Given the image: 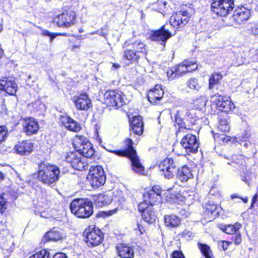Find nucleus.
Here are the masks:
<instances>
[{
  "label": "nucleus",
  "instance_id": "obj_1",
  "mask_svg": "<svg viewBox=\"0 0 258 258\" xmlns=\"http://www.w3.org/2000/svg\"><path fill=\"white\" fill-rule=\"evenodd\" d=\"M60 170L55 165L41 163L39 165L38 180L43 184L50 185L59 178Z\"/></svg>",
  "mask_w": 258,
  "mask_h": 258
},
{
  "label": "nucleus",
  "instance_id": "obj_2",
  "mask_svg": "<svg viewBox=\"0 0 258 258\" xmlns=\"http://www.w3.org/2000/svg\"><path fill=\"white\" fill-rule=\"evenodd\" d=\"M127 148L125 151H110L119 156H127L131 161L133 170L136 173L141 174L144 168L140 163L139 158L137 155L136 151L133 147V141L131 139H127L125 141Z\"/></svg>",
  "mask_w": 258,
  "mask_h": 258
},
{
  "label": "nucleus",
  "instance_id": "obj_3",
  "mask_svg": "<svg viewBox=\"0 0 258 258\" xmlns=\"http://www.w3.org/2000/svg\"><path fill=\"white\" fill-rule=\"evenodd\" d=\"M70 207L72 213L81 218H88L93 212L92 203L87 199L74 200L71 202Z\"/></svg>",
  "mask_w": 258,
  "mask_h": 258
},
{
  "label": "nucleus",
  "instance_id": "obj_4",
  "mask_svg": "<svg viewBox=\"0 0 258 258\" xmlns=\"http://www.w3.org/2000/svg\"><path fill=\"white\" fill-rule=\"evenodd\" d=\"M73 146L77 152L84 157L86 158H93L95 151L91 143L85 137L76 136L74 140Z\"/></svg>",
  "mask_w": 258,
  "mask_h": 258
},
{
  "label": "nucleus",
  "instance_id": "obj_5",
  "mask_svg": "<svg viewBox=\"0 0 258 258\" xmlns=\"http://www.w3.org/2000/svg\"><path fill=\"white\" fill-rule=\"evenodd\" d=\"M197 69L198 64L196 62L186 60L168 71L167 76L169 79L173 80L195 71Z\"/></svg>",
  "mask_w": 258,
  "mask_h": 258
},
{
  "label": "nucleus",
  "instance_id": "obj_6",
  "mask_svg": "<svg viewBox=\"0 0 258 258\" xmlns=\"http://www.w3.org/2000/svg\"><path fill=\"white\" fill-rule=\"evenodd\" d=\"M87 180L93 188L103 185L106 181L103 169L100 166H92L87 176Z\"/></svg>",
  "mask_w": 258,
  "mask_h": 258
},
{
  "label": "nucleus",
  "instance_id": "obj_7",
  "mask_svg": "<svg viewBox=\"0 0 258 258\" xmlns=\"http://www.w3.org/2000/svg\"><path fill=\"white\" fill-rule=\"evenodd\" d=\"M126 99L124 94L118 91L109 90L104 95V102L108 106L121 107L126 103Z\"/></svg>",
  "mask_w": 258,
  "mask_h": 258
},
{
  "label": "nucleus",
  "instance_id": "obj_8",
  "mask_svg": "<svg viewBox=\"0 0 258 258\" xmlns=\"http://www.w3.org/2000/svg\"><path fill=\"white\" fill-rule=\"evenodd\" d=\"M65 160L70 164L72 168L79 171L86 169L89 164L87 158L77 152L68 153L65 157Z\"/></svg>",
  "mask_w": 258,
  "mask_h": 258
},
{
  "label": "nucleus",
  "instance_id": "obj_9",
  "mask_svg": "<svg viewBox=\"0 0 258 258\" xmlns=\"http://www.w3.org/2000/svg\"><path fill=\"white\" fill-rule=\"evenodd\" d=\"M233 0H215L211 5V10L221 17L227 15L234 8Z\"/></svg>",
  "mask_w": 258,
  "mask_h": 258
},
{
  "label": "nucleus",
  "instance_id": "obj_10",
  "mask_svg": "<svg viewBox=\"0 0 258 258\" xmlns=\"http://www.w3.org/2000/svg\"><path fill=\"white\" fill-rule=\"evenodd\" d=\"M84 235L88 245L95 246L100 244L103 241L104 235L101 230L94 225L89 226L85 229Z\"/></svg>",
  "mask_w": 258,
  "mask_h": 258
},
{
  "label": "nucleus",
  "instance_id": "obj_11",
  "mask_svg": "<svg viewBox=\"0 0 258 258\" xmlns=\"http://www.w3.org/2000/svg\"><path fill=\"white\" fill-rule=\"evenodd\" d=\"M179 165V159L177 158H167L160 163L159 168L163 172L165 178L170 179L174 176L175 169Z\"/></svg>",
  "mask_w": 258,
  "mask_h": 258
},
{
  "label": "nucleus",
  "instance_id": "obj_12",
  "mask_svg": "<svg viewBox=\"0 0 258 258\" xmlns=\"http://www.w3.org/2000/svg\"><path fill=\"white\" fill-rule=\"evenodd\" d=\"M250 17V11L247 8L241 7L237 8L232 16L230 19V22L226 24L228 26L240 25L246 22Z\"/></svg>",
  "mask_w": 258,
  "mask_h": 258
},
{
  "label": "nucleus",
  "instance_id": "obj_13",
  "mask_svg": "<svg viewBox=\"0 0 258 258\" xmlns=\"http://www.w3.org/2000/svg\"><path fill=\"white\" fill-rule=\"evenodd\" d=\"M76 13L73 11L62 13L54 18V21L59 27H70L75 24Z\"/></svg>",
  "mask_w": 258,
  "mask_h": 258
},
{
  "label": "nucleus",
  "instance_id": "obj_14",
  "mask_svg": "<svg viewBox=\"0 0 258 258\" xmlns=\"http://www.w3.org/2000/svg\"><path fill=\"white\" fill-rule=\"evenodd\" d=\"M212 102L217 107L223 112H228L234 108L235 106L230 98L220 95H216L212 98Z\"/></svg>",
  "mask_w": 258,
  "mask_h": 258
},
{
  "label": "nucleus",
  "instance_id": "obj_15",
  "mask_svg": "<svg viewBox=\"0 0 258 258\" xmlns=\"http://www.w3.org/2000/svg\"><path fill=\"white\" fill-rule=\"evenodd\" d=\"M180 144L187 154L196 153L199 146L196 136L192 134H188L184 136Z\"/></svg>",
  "mask_w": 258,
  "mask_h": 258
},
{
  "label": "nucleus",
  "instance_id": "obj_16",
  "mask_svg": "<svg viewBox=\"0 0 258 258\" xmlns=\"http://www.w3.org/2000/svg\"><path fill=\"white\" fill-rule=\"evenodd\" d=\"M172 36L170 32L166 28V26H162L157 31H153L150 36L152 41L159 42L161 44L165 46L166 42Z\"/></svg>",
  "mask_w": 258,
  "mask_h": 258
},
{
  "label": "nucleus",
  "instance_id": "obj_17",
  "mask_svg": "<svg viewBox=\"0 0 258 258\" xmlns=\"http://www.w3.org/2000/svg\"><path fill=\"white\" fill-rule=\"evenodd\" d=\"M161 189L159 185L153 186L151 189L144 194L145 201L150 206L160 203L161 200Z\"/></svg>",
  "mask_w": 258,
  "mask_h": 258
},
{
  "label": "nucleus",
  "instance_id": "obj_18",
  "mask_svg": "<svg viewBox=\"0 0 258 258\" xmlns=\"http://www.w3.org/2000/svg\"><path fill=\"white\" fill-rule=\"evenodd\" d=\"M189 18V13L186 11H180L170 17V23L173 27H182L187 23Z\"/></svg>",
  "mask_w": 258,
  "mask_h": 258
},
{
  "label": "nucleus",
  "instance_id": "obj_19",
  "mask_svg": "<svg viewBox=\"0 0 258 258\" xmlns=\"http://www.w3.org/2000/svg\"><path fill=\"white\" fill-rule=\"evenodd\" d=\"M73 102L76 108L82 110H88L91 105V100L86 93L74 97Z\"/></svg>",
  "mask_w": 258,
  "mask_h": 258
},
{
  "label": "nucleus",
  "instance_id": "obj_20",
  "mask_svg": "<svg viewBox=\"0 0 258 258\" xmlns=\"http://www.w3.org/2000/svg\"><path fill=\"white\" fill-rule=\"evenodd\" d=\"M59 120L61 124L71 131L78 132L81 130L80 124L67 114L61 115Z\"/></svg>",
  "mask_w": 258,
  "mask_h": 258
},
{
  "label": "nucleus",
  "instance_id": "obj_21",
  "mask_svg": "<svg viewBox=\"0 0 258 258\" xmlns=\"http://www.w3.org/2000/svg\"><path fill=\"white\" fill-rule=\"evenodd\" d=\"M24 132L28 135L36 134L39 126L38 122L33 118H28L25 119L23 123Z\"/></svg>",
  "mask_w": 258,
  "mask_h": 258
},
{
  "label": "nucleus",
  "instance_id": "obj_22",
  "mask_svg": "<svg viewBox=\"0 0 258 258\" xmlns=\"http://www.w3.org/2000/svg\"><path fill=\"white\" fill-rule=\"evenodd\" d=\"M164 92L160 85H156L154 88L150 90L148 93V98L152 104H157L163 96Z\"/></svg>",
  "mask_w": 258,
  "mask_h": 258
},
{
  "label": "nucleus",
  "instance_id": "obj_23",
  "mask_svg": "<svg viewBox=\"0 0 258 258\" xmlns=\"http://www.w3.org/2000/svg\"><path fill=\"white\" fill-rule=\"evenodd\" d=\"M94 202L95 204L101 207L110 204L112 200V193L110 191L104 194H99L94 196Z\"/></svg>",
  "mask_w": 258,
  "mask_h": 258
},
{
  "label": "nucleus",
  "instance_id": "obj_24",
  "mask_svg": "<svg viewBox=\"0 0 258 258\" xmlns=\"http://www.w3.org/2000/svg\"><path fill=\"white\" fill-rule=\"evenodd\" d=\"M0 90L5 91L9 95H14L17 90V85L13 80H0Z\"/></svg>",
  "mask_w": 258,
  "mask_h": 258
},
{
  "label": "nucleus",
  "instance_id": "obj_25",
  "mask_svg": "<svg viewBox=\"0 0 258 258\" xmlns=\"http://www.w3.org/2000/svg\"><path fill=\"white\" fill-rule=\"evenodd\" d=\"M33 148V145L30 141H25L19 142L16 145L15 150L17 153L22 155H26L30 154Z\"/></svg>",
  "mask_w": 258,
  "mask_h": 258
},
{
  "label": "nucleus",
  "instance_id": "obj_26",
  "mask_svg": "<svg viewBox=\"0 0 258 258\" xmlns=\"http://www.w3.org/2000/svg\"><path fill=\"white\" fill-rule=\"evenodd\" d=\"M118 255L121 258H133L134 256V249L131 246L125 244H120L117 247Z\"/></svg>",
  "mask_w": 258,
  "mask_h": 258
},
{
  "label": "nucleus",
  "instance_id": "obj_27",
  "mask_svg": "<svg viewBox=\"0 0 258 258\" xmlns=\"http://www.w3.org/2000/svg\"><path fill=\"white\" fill-rule=\"evenodd\" d=\"M131 122V126L133 133L138 135L143 134L144 124L142 118L140 116H134Z\"/></svg>",
  "mask_w": 258,
  "mask_h": 258
},
{
  "label": "nucleus",
  "instance_id": "obj_28",
  "mask_svg": "<svg viewBox=\"0 0 258 258\" xmlns=\"http://www.w3.org/2000/svg\"><path fill=\"white\" fill-rule=\"evenodd\" d=\"M177 178L182 182L187 181L193 177L191 169L187 166H183L178 168Z\"/></svg>",
  "mask_w": 258,
  "mask_h": 258
},
{
  "label": "nucleus",
  "instance_id": "obj_29",
  "mask_svg": "<svg viewBox=\"0 0 258 258\" xmlns=\"http://www.w3.org/2000/svg\"><path fill=\"white\" fill-rule=\"evenodd\" d=\"M133 50L141 57L145 56L147 54L146 45L141 40H138L132 43Z\"/></svg>",
  "mask_w": 258,
  "mask_h": 258
},
{
  "label": "nucleus",
  "instance_id": "obj_30",
  "mask_svg": "<svg viewBox=\"0 0 258 258\" xmlns=\"http://www.w3.org/2000/svg\"><path fill=\"white\" fill-rule=\"evenodd\" d=\"M164 223L168 228H176L180 224L181 220L175 215H167L164 216Z\"/></svg>",
  "mask_w": 258,
  "mask_h": 258
},
{
  "label": "nucleus",
  "instance_id": "obj_31",
  "mask_svg": "<svg viewBox=\"0 0 258 258\" xmlns=\"http://www.w3.org/2000/svg\"><path fill=\"white\" fill-rule=\"evenodd\" d=\"M63 233L60 229L54 228L47 232L45 237L49 240L58 241L63 239Z\"/></svg>",
  "mask_w": 258,
  "mask_h": 258
},
{
  "label": "nucleus",
  "instance_id": "obj_32",
  "mask_svg": "<svg viewBox=\"0 0 258 258\" xmlns=\"http://www.w3.org/2000/svg\"><path fill=\"white\" fill-rule=\"evenodd\" d=\"M142 217L144 221L150 224L153 223L156 218L155 212L152 210V207L148 208L144 211V212L142 213Z\"/></svg>",
  "mask_w": 258,
  "mask_h": 258
},
{
  "label": "nucleus",
  "instance_id": "obj_33",
  "mask_svg": "<svg viewBox=\"0 0 258 258\" xmlns=\"http://www.w3.org/2000/svg\"><path fill=\"white\" fill-rule=\"evenodd\" d=\"M141 57L139 54H137L133 50L126 49L124 50L123 54L124 59L128 60L130 62L138 61Z\"/></svg>",
  "mask_w": 258,
  "mask_h": 258
},
{
  "label": "nucleus",
  "instance_id": "obj_34",
  "mask_svg": "<svg viewBox=\"0 0 258 258\" xmlns=\"http://www.w3.org/2000/svg\"><path fill=\"white\" fill-rule=\"evenodd\" d=\"M186 85L189 88L199 91L202 86V83L197 78H191L187 81Z\"/></svg>",
  "mask_w": 258,
  "mask_h": 258
},
{
  "label": "nucleus",
  "instance_id": "obj_35",
  "mask_svg": "<svg viewBox=\"0 0 258 258\" xmlns=\"http://www.w3.org/2000/svg\"><path fill=\"white\" fill-rule=\"evenodd\" d=\"M241 227V224L238 222H236L234 225H228L224 226V228H222V230L227 234H233L236 233Z\"/></svg>",
  "mask_w": 258,
  "mask_h": 258
},
{
  "label": "nucleus",
  "instance_id": "obj_36",
  "mask_svg": "<svg viewBox=\"0 0 258 258\" xmlns=\"http://www.w3.org/2000/svg\"><path fill=\"white\" fill-rule=\"evenodd\" d=\"M198 245L199 248L206 258H213L212 251L208 245L200 242L198 243Z\"/></svg>",
  "mask_w": 258,
  "mask_h": 258
},
{
  "label": "nucleus",
  "instance_id": "obj_37",
  "mask_svg": "<svg viewBox=\"0 0 258 258\" xmlns=\"http://www.w3.org/2000/svg\"><path fill=\"white\" fill-rule=\"evenodd\" d=\"M222 76L219 73L215 72L209 79V88L212 89L222 79Z\"/></svg>",
  "mask_w": 258,
  "mask_h": 258
},
{
  "label": "nucleus",
  "instance_id": "obj_38",
  "mask_svg": "<svg viewBox=\"0 0 258 258\" xmlns=\"http://www.w3.org/2000/svg\"><path fill=\"white\" fill-rule=\"evenodd\" d=\"M219 131L225 133L229 132L230 130L229 125L226 118H220L219 124L218 126Z\"/></svg>",
  "mask_w": 258,
  "mask_h": 258
},
{
  "label": "nucleus",
  "instance_id": "obj_39",
  "mask_svg": "<svg viewBox=\"0 0 258 258\" xmlns=\"http://www.w3.org/2000/svg\"><path fill=\"white\" fill-rule=\"evenodd\" d=\"M42 34L43 36L49 37L50 42H52L53 39H54L57 36H67V34L66 33L61 34L58 33H51L47 30H43L42 31Z\"/></svg>",
  "mask_w": 258,
  "mask_h": 258
},
{
  "label": "nucleus",
  "instance_id": "obj_40",
  "mask_svg": "<svg viewBox=\"0 0 258 258\" xmlns=\"http://www.w3.org/2000/svg\"><path fill=\"white\" fill-rule=\"evenodd\" d=\"M49 252L45 249H42L30 256L29 258H48Z\"/></svg>",
  "mask_w": 258,
  "mask_h": 258
},
{
  "label": "nucleus",
  "instance_id": "obj_41",
  "mask_svg": "<svg viewBox=\"0 0 258 258\" xmlns=\"http://www.w3.org/2000/svg\"><path fill=\"white\" fill-rule=\"evenodd\" d=\"M185 198L182 196L180 194H177L174 196V198L173 200V202L178 204H182L185 202Z\"/></svg>",
  "mask_w": 258,
  "mask_h": 258
},
{
  "label": "nucleus",
  "instance_id": "obj_42",
  "mask_svg": "<svg viewBox=\"0 0 258 258\" xmlns=\"http://www.w3.org/2000/svg\"><path fill=\"white\" fill-rule=\"evenodd\" d=\"M7 133V130L5 126H0V144L6 139Z\"/></svg>",
  "mask_w": 258,
  "mask_h": 258
},
{
  "label": "nucleus",
  "instance_id": "obj_43",
  "mask_svg": "<svg viewBox=\"0 0 258 258\" xmlns=\"http://www.w3.org/2000/svg\"><path fill=\"white\" fill-rule=\"evenodd\" d=\"M206 104V102L203 98H199L194 102V105L198 109L204 107Z\"/></svg>",
  "mask_w": 258,
  "mask_h": 258
},
{
  "label": "nucleus",
  "instance_id": "obj_44",
  "mask_svg": "<svg viewBox=\"0 0 258 258\" xmlns=\"http://www.w3.org/2000/svg\"><path fill=\"white\" fill-rule=\"evenodd\" d=\"M148 205H149L148 202H146L145 201L144 202L140 203L138 205L139 211L143 213L147 209L152 207L151 206L148 207Z\"/></svg>",
  "mask_w": 258,
  "mask_h": 258
},
{
  "label": "nucleus",
  "instance_id": "obj_45",
  "mask_svg": "<svg viewBox=\"0 0 258 258\" xmlns=\"http://www.w3.org/2000/svg\"><path fill=\"white\" fill-rule=\"evenodd\" d=\"M7 203L3 196L0 197V213H3L7 208Z\"/></svg>",
  "mask_w": 258,
  "mask_h": 258
},
{
  "label": "nucleus",
  "instance_id": "obj_46",
  "mask_svg": "<svg viewBox=\"0 0 258 258\" xmlns=\"http://www.w3.org/2000/svg\"><path fill=\"white\" fill-rule=\"evenodd\" d=\"M180 235L187 239L191 238L194 236L192 233L190 231L186 229L183 231Z\"/></svg>",
  "mask_w": 258,
  "mask_h": 258
},
{
  "label": "nucleus",
  "instance_id": "obj_47",
  "mask_svg": "<svg viewBox=\"0 0 258 258\" xmlns=\"http://www.w3.org/2000/svg\"><path fill=\"white\" fill-rule=\"evenodd\" d=\"M172 258H185L184 255L181 252L174 251L172 253Z\"/></svg>",
  "mask_w": 258,
  "mask_h": 258
},
{
  "label": "nucleus",
  "instance_id": "obj_48",
  "mask_svg": "<svg viewBox=\"0 0 258 258\" xmlns=\"http://www.w3.org/2000/svg\"><path fill=\"white\" fill-rule=\"evenodd\" d=\"M234 241L236 244H239L241 241V235L239 233L236 234L234 236Z\"/></svg>",
  "mask_w": 258,
  "mask_h": 258
},
{
  "label": "nucleus",
  "instance_id": "obj_49",
  "mask_svg": "<svg viewBox=\"0 0 258 258\" xmlns=\"http://www.w3.org/2000/svg\"><path fill=\"white\" fill-rule=\"evenodd\" d=\"M211 207V208L207 207V209L208 210H209L212 214L215 212H217V213H219V211L218 210V207L217 205H213Z\"/></svg>",
  "mask_w": 258,
  "mask_h": 258
},
{
  "label": "nucleus",
  "instance_id": "obj_50",
  "mask_svg": "<svg viewBox=\"0 0 258 258\" xmlns=\"http://www.w3.org/2000/svg\"><path fill=\"white\" fill-rule=\"evenodd\" d=\"M251 32L254 35H258V20L251 29Z\"/></svg>",
  "mask_w": 258,
  "mask_h": 258
},
{
  "label": "nucleus",
  "instance_id": "obj_51",
  "mask_svg": "<svg viewBox=\"0 0 258 258\" xmlns=\"http://www.w3.org/2000/svg\"><path fill=\"white\" fill-rule=\"evenodd\" d=\"M229 243L227 241H222L219 243V246L223 248V250H226L228 248Z\"/></svg>",
  "mask_w": 258,
  "mask_h": 258
},
{
  "label": "nucleus",
  "instance_id": "obj_52",
  "mask_svg": "<svg viewBox=\"0 0 258 258\" xmlns=\"http://www.w3.org/2000/svg\"><path fill=\"white\" fill-rule=\"evenodd\" d=\"M95 33L100 35V36L104 37L105 38H106L107 33L104 32L103 29H101V30H98L95 31Z\"/></svg>",
  "mask_w": 258,
  "mask_h": 258
},
{
  "label": "nucleus",
  "instance_id": "obj_53",
  "mask_svg": "<svg viewBox=\"0 0 258 258\" xmlns=\"http://www.w3.org/2000/svg\"><path fill=\"white\" fill-rule=\"evenodd\" d=\"M53 258H68L66 254L64 253H57L55 254Z\"/></svg>",
  "mask_w": 258,
  "mask_h": 258
},
{
  "label": "nucleus",
  "instance_id": "obj_54",
  "mask_svg": "<svg viewBox=\"0 0 258 258\" xmlns=\"http://www.w3.org/2000/svg\"><path fill=\"white\" fill-rule=\"evenodd\" d=\"M236 198H239V199H241L244 203H246L248 201V198L247 197L242 198L239 197V196H238L237 195H235V194H232L231 195V198L232 199H235Z\"/></svg>",
  "mask_w": 258,
  "mask_h": 258
},
{
  "label": "nucleus",
  "instance_id": "obj_55",
  "mask_svg": "<svg viewBox=\"0 0 258 258\" xmlns=\"http://www.w3.org/2000/svg\"><path fill=\"white\" fill-rule=\"evenodd\" d=\"M245 134V136L241 138V137H238L239 140L240 141H246V139H248L249 137V135L247 133H243Z\"/></svg>",
  "mask_w": 258,
  "mask_h": 258
},
{
  "label": "nucleus",
  "instance_id": "obj_56",
  "mask_svg": "<svg viewBox=\"0 0 258 258\" xmlns=\"http://www.w3.org/2000/svg\"><path fill=\"white\" fill-rule=\"evenodd\" d=\"M230 137H221V140L224 142H228L230 141Z\"/></svg>",
  "mask_w": 258,
  "mask_h": 258
},
{
  "label": "nucleus",
  "instance_id": "obj_57",
  "mask_svg": "<svg viewBox=\"0 0 258 258\" xmlns=\"http://www.w3.org/2000/svg\"><path fill=\"white\" fill-rule=\"evenodd\" d=\"M138 229L141 234H143L145 232V230L141 225L138 224Z\"/></svg>",
  "mask_w": 258,
  "mask_h": 258
},
{
  "label": "nucleus",
  "instance_id": "obj_58",
  "mask_svg": "<svg viewBox=\"0 0 258 258\" xmlns=\"http://www.w3.org/2000/svg\"><path fill=\"white\" fill-rule=\"evenodd\" d=\"M185 115L186 117H188L189 118L192 117V114H191V113L189 110H186V113H185Z\"/></svg>",
  "mask_w": 258,
  "mask_h": 258
},
{
  "label": "nucleus",
  "instance_id": "obj_59",
  "mask_svg": "<svg viewBox=\"0 0 258 258\" xmlns=\"http://www.w3.org/2000/svg\"><path fill=\"white\" fill-rule=\"evenodd\" d=\"M116 211H117V209H115L113 210L109 211L107 212L108 215L109 216L112 215L114 214L115 213H116Z\"/></svg>",
  "mask_w": 258,
  "mask_h": 258
},
{
  "label": "nucleus",
  "instance_id": "obj_60",
  "mask_svg": "<svg viewBox=\"0 0 258 258\" xmlns=\"http://www.w3.org/2000/svg\"><path fill=\"white\" fill-rule=\"evenodd\" d=\"M256 199H257V195H255L252 199V203H251V207H253V205L254 203H255V202L256 201Z\"/></svg>",
  "mask_w": 258,
  "mask_h": 258
},
{
  "label": "nucleus",
  "instance_id": "obj_61",
  "mask_svg": "<svg viewBox=\"0 0 258 258\" xmlns=\"http://www.w3.org/2000/svg\"><path fill=\"white\" fill-rule=\"evenodd\" d=\"M254 58L258 61V49L254 51Z\"/></svg>",
  "mask_w": 258,
  "mask_h": 258
},
{
  "label": "nucleus",
  "instance_id": "obj_62",
  "mask_svg": "<svg viewBox=\"0 0 258 258\" xmlns=\"http://www.w3.org/2000/svg\"><path fill=\"white\" fill-rule=\"evenodd\" d=\"M4 178V174L0 172V180H3Z\"/></svg>",
  "mask_w": 258,
  "mask_h": 258
},
{
  "label": "nucleus",
  "instance_id": "obj_63",
  "mask_svg": "<svg viewBox=\"0 0 258 258\" xmlns=\"http://www.w3.org/2000/svg\"><path fill=\"white\" fill-rule=\"evenodd\" d=\"M96 34L95 33V32H92V33H89L88 35H93V34Z\"/></svg>",
  "mask_w": 258,
  "mask_h": 258
},
{
  "label": "nucleus",
  "instance_id": "obj_64",
  "mask_svg": "<svg viewBox=\"0 0 258 258\" xmlns=\"http://www.w3.org/2000/svg\"><path fill=\"white\" fill-rule=\"evenodd\" d=\"M113 66L115 67L116 68H117L119 67V66L118 64L116 65L115 64H113Z\"/></svg>",
  "mask_w": 258,
  "mask_h": 258
}]
</instances>
